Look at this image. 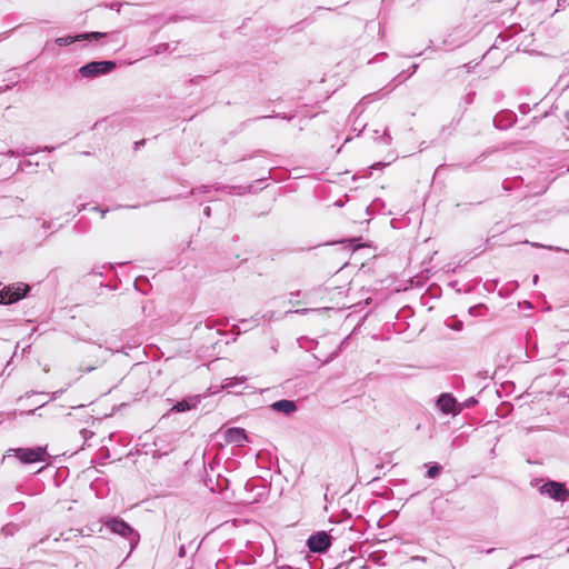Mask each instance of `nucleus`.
Returning <instances> with one entry per match:
<instances>
[{
    "mask_svg": "<svg viewBox=\"0 0 569 569\" xmlns=\"http://www.w3.org/2000/svg\"><path fill=\"white\" fill-rule=\"evenodd\" d=\"M567 551L569 552V548L567 549Z\"/></svg>",
    "mask_w": 569,
    "mask_h": 569,
    "instance_id": "obj_23",
    "label": "nucleus"
},
{
    "mask_svg": "<svg viewBox=\"0 0 569 569\" xmlns=\"http://www.w3.org/2000/svg\"><path fill=\"white\" fill-rule=\"evenodd\" d=\"M47 456V448L41 446L33 448H10L3 457V460L7 457H16L20 462L29 465L46 461Z\"/></svg>",
    "mask_w": 569,
    "mask_h": 569,
    "instance_id": "obj_2",
    "label": "nucleus"
},
{
    "mask_svg": "<svg viewBox=\"0 0 569 569\" xmlns=\"http://www.w3.org/2000/svg\"><path fill=\"white\" fill-rule=\"evenodd\" d=\"M103 526L112 533L123 537L130 545V550H133L139 541L140 535L127 521L119 517H107L102 521Z\"/></svg>",
    "mask_w": 569,
    "mask_h": 569,
    "instance_id": "obj_1",
    "label": "nucleus"
},
{
    "mask_svg": "<svg viewBox=\"0 0 569 569\" xmlns=\"http://www.w3.org/2000/svg\"><path fill=\"white\" fill-rule=\"evenodd\" d=\"M104 33H100V32H92V33H87V34H81V36H78V37H62V38H58L56 39V43L58 46H68V44H71L72 42L77 41V40H83V39H90V38H94V39H98V38H101L103 37Z\"/></svg>",
    "mask_w": 569,
    "mask_h": 569,
    "instance_id": "obj_10",
    "label": "nucleus"
},
{
    "mask_svg": "<svg viewBox=\"0 0 569 569\" xmlns=\"http://www.w3.org/2000/svg\"><path fill=\"white\" fill-rule=\"evenodd\" d=\"M538 281V276H535L533 277V282H537Z\"/></svg>",
    "mask_w": 569,
    "mask_h": 569,
    "instance_id": "obj_22",
    "label": "nucleus"
},
{
    "mask_svg": "<svg viewBox=\"0 0 569 569\" xmlns=\"http://www.w3.org/2000/svg\"><path fill=\"white\" fill-rule=\"evenodd\" d=\"M198 398L197 397H190V398H186V399H182L180 401H178L171 410L176 411V412H184V411H188L192 408H196L197 403H198Z\"/></svg>",
    "mask_w": 569,
    "mask_h": 569,
    "instance_id": "obj_11",
    "label": "nucleus"
},
{
    "mask_svg": "<svg viewBox=\"0 0 569 569\" xmlns=\"http://www.w3.org/2000/svg\"><path fill=\"white\" fill-rule=\"evenodd\" d=\"M376 469H377L378 471H381V470L383 469V465H382V463H378V465H376ZM378 473H380V472H378ZM379 478H380V476H379V475H377V476L372 477V479H371V480H372V481H373V480H378Z\"/></svg>",
    "mask_w": 569,
    "mask_h": 569,
    "instance_id": "obj_16",
    "label": "nucleus"
},
{
    "mask_svg": "<svg viewBox=\"0 0 569 569\" xmlns=\"http://www.w3.org/2000/svg\"><path fill=\"white\" fill-rule=\"evenodd\" d=\"M224 439L229 443H237L241 446L248 440L246 430L242 428H228L224 432Z\"/></svg>",
    "mask_w": 569,
    "mask_h": 569,
    "instance_id": "obj_7",
    "label": "nucleus"
},
{
    "mask_svg": "<svg viewBox=\"0 0 569 569\" xmlns=\"http://www.w3.org/2000/svg\"><path fill=\"white\" fill-rule=\"evenodd\" d=\"M438 292H440V287L428 286V287H426V291H425L423 296L427 293H430L431 297L436 298V297H438Z\"/></svg>",
    "mask_w": 569,
    "mask_h": 569,
    "instance_id": "obj_14",
    "label": "nucleus"
},
{
    "mask_svg": "<svg viewBox=\"0 0 569 569\" xmlns=\"http://www.w3.org/2000/svg\"><path fill=\"white\" fill-rule=\"evenodd\" d=\"M61 393H62V390L54 392V399L58 397V395H61Z\"/></svg>",
    "mask_w": 569,
    "mask_h": 569,
    "instance_id": "obj_21",
    "label": "nucleus"
},
{
    "mask_svg": "<svg viewBox=\"0 0 569 569\" xmlns=\"http://www.w3.org/2000/svg\"><path fill=\"white\" fill-rule=\"evenodd\" d=\"M247 381V377H232V378H226L222 383L223 389H232L238 385H242Z\"/></svg>",
    "mask_w": 569,
    "mask_h": 569,
    "instance_id": "obj_12",
    "label": "nucleus"
},
{
    "mask_svg": "<svg viewBox=\"0 0 569 569\" xmlns=\"http://www.w3.org/2000/svg\"><path fill=\"white\" fill-rule=\"evenodd\" d=\"M178 556L180 558H183L186 556V547H184V545L180 546L179 551H178Z\"/></svg>",
    "mask_w": 569,
    "mask_h": 569,
    "instance_id": "obj_17",
    "label": "nucleus"
},
{
    "mask_svg": "<svg viewBox=\"0 0 569 569\" xmlns=\"http://www.w3.org/2000/svg\"><path fill=\"white\" fill-rule=\"evenodd\" d=\"M539 492L557 502H567L569 500V490L563 482L548 480L539 487Z\"/></svg>",
    "mask_w": 569,
    "mask_h": 569,
    "instance_id": "obj_3",
    "label": "nucleus"
},
{
    "mask_svg": "<svg viewBox=\"0 0 569 569\" xmlns=\"http://www.w3.org/2000/svg\"><path fill=\"white\" fill-rule=\"evenodd\" d=\"M271 408H272V410H274L277 412H282L288 416L297 410V405L293 400L281 399V400L274 401L271 405Z\"/></svg>",
    "mask_w": 569,
    "mask_h": 569,
    "instance_id": "obj_9",
    "label": "nucleus"
},
{
    "mask_svg": "<svg viewBox=\"0 0 569 569\" xmlns=\"http://www.w3.org/2000/svg\"><path fill=\"white\" fill-rule=\"evenodd\" d=\"M456 398L451 393H441L437 400V405L441 412L453 413L456 410Z\"/></svg>",
    "mask_w": 569,
    "mask_h": 569,
    "instance_id": "obj_8",
    "label": "nucleus"
},
{
    "mask_svg": "<svg viewBox=\"0 0 569 569\" xmlns=\"http://www.w3.org/2000/svg\"><path fill=\"white\" fill-rule=\"evenodd\" d=\"M427 467L428 470L426 476L430 479L438 477L442 470V466L437 462L427 465Z\"/></svg>",
    "mask_w": 569,
    "mask_h": 569,
    "instance_id": "obj_13",
    "label": "nucleus"
},
{
    "mask_svg": "<svg viewBox=\"0 0 569 569\" xmlns=\"http://www.w3.org/2000/svg\"><path fill=\"white\" fill-rule=\"evenodd\" d=\"M249 322H250V321H248V320H241V323H242L243 326H246V325H247V323H249ZM243 330L246 331V330H247V327H244V329H243Z\"/></svg>",
    "mask_w": 569,
    "mask_h": 569,
    "instance_id": "obj_20",
    "label": "nucleus"
},
{
    "mask_svg": "<svg viewBox=\"0 0 569 569\" xmlns=\"http://www.w3.org/2000/svg\"><path fill=\"white\" fill-rule=\"evenodd\" d=\"M116 68L113 61H92L79 69V73L83 78H94L101 74H107Z\"/></svg>",
    "mask_w": 569,
    "mask_h": 569,
    "instance_id": "obj_4",
    "label": "nucleus"
},
{
    "mask_svg": "<svg viewBox=\"0 0 569 569\" xmlns=\"http://www.w3.org/2000/svg\"><path fill=\"white\" fill-rule=\"evenodd\" d=\"M31 287H2L0 290V305L8 306L27 297Z\"/></svg>",
    "mask_w": 569,
    "mask_h": 569,
    "instance_id": "obj_5",
    "label": "nucleus"
},
{
    "mask_svg": "<svg viewBox=\"0 0 569 569\" xmlns=\"http://www.w3.org/2000/svg\"><path fill=\"white\" fill-rule=\"evenodd\" d=\"M277 569H293L291 566H281V567H278Z\"/></svg>",
    "mask_w": 569,
    "mask_h": 569,
    "instance_id": "obj_19",
    "label": "nucleus"
},
{
    "mask_svg": "<svg viewBox=\"0 0 569 569\" xmlns=\"http://www.w3.org/2000/svg\"><path fill=\"white\" fill-rule=\"evenodd\" d=\"M477 402H478V401H477V399H476L475 397H470L469 399H467V400L465 401V406H466L467 408H469V407H471V406H475Z\"/></svg>",
    "mask_w": 569,
    "mask_h": 569,
    "instance_id": "obj_15",
    "label": "nucleus"
},
{
    "mask_svg": "<svg viewBox=\"0 0 569 569\" xmlns=\"http://www.w3.org/2000/svg\"><path fill=\"white\" fill-rule=\"evenodd\" d=\"M80 433L83 436V438L86 439L87 438V435L89 433V431L87 429H82L80 431Z\"/></svg>",
    "mask_w": 569,
    "mask_h": 569,
    "instance_id": "obj_18",
    "label": "nucleus"
},
{
    "mask_svg": "<svg viewBox=\"0 0 569 569\" xmlns=\"http://www.w3.org/2000/svg\"><path fill=\"white\" fill-rule=\"evenodd\" d=\"M307 546L311 552L325 553L331 546V536L326 531H318L308 538Z\"/></svg>",
    "mask_w": 569,
    "mask_h": 569,
    "instance_id": "obj_6",
    "label": "nucleus"
}]
</instances>
